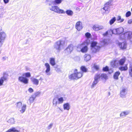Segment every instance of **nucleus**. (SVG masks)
<instances>
[{
  "mask_svg": "<svg viewBox=\"0 0 132 132\" xmlns=\"http://www.w3.org/2000/svg\"><path fill=\"white\" fill-rule=\"evenodd\" d=\"M85 36L86 39L85 41V43H86L87 44H91V49L93 53H95L98 51L100 50V47L97 45V43L94 41H90V39H91V35L90 33L88 32H87L85 34Z\"/></svg>",
  "mask_w": 132,
  "mask_h": 132,
  "instance_id": "nucleus-1",
  "label": "nucleus"
},
{
  "mask_svg": "<svg viewBox=\"0 0 132 132\" xmlns=\"http://www.w3.org/2000/svg\"><path fill=\"white\" fill-rule=\"evenodd\" d=\"M45 3L49 6H52L51 7H50L49 8L51 10L60 14L65 13V12L63 10L60 9L58 6H53L55 5L54 1L52 0H46Z\"/></svg>",
  "mask_w": 132,
  "mask_h": 132,
  "instance_id": "nucleus-2",
  "label": "nucleus"
},
{
  "mask_svg": "<svg viewBox=\"0 0 132 132\" xmlns=\"http://www.w3.org/2000/svg\"><path fill=\"white\" fill-rule=\"evenodd\" d=\"M64 41L60 40L56 42L53 45V48L55 50L54 52L56 54L59 53L61 49V48L63 46Z\"/></svg>",
  "mask_w": 132,
  "mask_h": 132,
  "instance_id": "nucleus-3",
  "label": "nucleus"
},
{
  "mask_svg": "<svg viewBox=\"0 0 132 132\" xmlns=\"http://www.w3.org/2000/svg\"><path fill=\"white\" fill-rule=\"evenodd\" d=\"M82 76L81 72H78L77 70L75 69L73 72V73L71 74L69 76V79L71 80L78 79Z\"/></svg>",
  "mask_w": 132,
  "mask_h": 132,
  "instance_id": "nucleus-4",
  "label": "nucleus"
},
{
  "mask_svg": "<svg viewBox=\"0 0 132 132\" xmlns=\"http://www.w3.org/2000/svg\"><path fill=\"white\" fill-rule=\"evenodd\" d=\"M121 37L122 39H125L126 38L130 40L131 42H132V32L130 31H128L121 35Z\"/></svg>",
  "mask_w": 132,
  "mask_h": 132,
  "instance_id": "nucleus-5",
  "label": "nucleus"
},
{
  "mask_svg": "<svg viewBox=\"0 0 132 132\" xmlns=\"http://www.w3.org/2000/svg\"><path fill=\"white\" fill-rule=\"evenodd\" d=\"M124 29L122 27L113 29H110L109 32H111L112 34H120L123 32Z\"/></svg>",
  "mask_w": 132,
  "mask_h": 132,
  "instance_id": "nucleus-6",
  "label": "nucleus"
},
{
  "mask_svg": "<svg viewBox=\"0 0 132 132\" xmlns=\"http://www.w3.org/2000/svg\"><path fill=\"white\" fill-rule=\"evenodd\" d=\"M0 47L3 45L5 38L6 34L4 32H0Z\"/></svg>",
  "mask_w": 132,
  "mask_h": 132,
  "instance_id": "nucleus-7",
  "label": "nucleus"
},
{
  "mask_svg": "<svg viewBox=\"0 0 132 132\" xmlns=\"http://www.w3.org/2000/svg\"><path fill=\"white\" fill-rule=\"evenodd\" d=\"M19 80L21 82L26 84H28V79L27 78L24 77L23 76H20L18 78Z\"/></svg>",
  "mask_w": 132,
  "mask_h": 132,
  "instance_id": "nucleus-8",
  "label": "nucleus"
},
{
  "mask_svg": "<svg viewBox=\"0 0 132 132\" xmlns=\"http://www.w3.org/2000/svg\"><path fill=\"white\" fill-rule=\"evenodd\" d=\"M73 50V46L72 45H70L68 46L67 47L65 50V53L67 54L70 53Z\"/></svg>",
  "mask_w": 132,
  "mask_h": 132,
  "instance_id": "nucleus-9",
  "label": "nucleus"
},
{
  "mask_svg": "<svg viewBox=\"0 0 132 132\" xmlns=\"http://www.w3.org/2000/svg\"><path fill=\"white\" fill-rule=\"evenodd\" d=\"M75 28L78 31H80L83 28L82 22L80 21H78L75 24Z\"/></svg>",
  "mask_w": 132,
  "mask_h": 132,
  "instance_id": "nucleus-10",
  "label": "nucleus"
},
{
  "mask_svg": "<svg viewBox=\"0 0 132 132\" xmlns=\"http://www.w3.org/2000/svg\"><path fill=\"white\" fill-rule=\"evenodd\" d=\"M99 79V76L95 75L94 77V80L91 86V88H93L96 85L98 81V79Z\"/></svg>",
  "mask_w": 132,
  "mask_h": 132,
  "instance_id": "nucleus-11",
  "label": "nucleus"
},
{
  "mask_svg": "<svg viewBox=\"0 0 132 132\" xmlns=\"http://www.w3.org/2000/svg\"><path fill=\"white\" fill-rule=\"evenodd\" d=\"M6 73L4 72L3 76L0 78V86L2 85L4 81H6L7 79V77L5 76Z\"/></svg>",
  "mask_w": 132,
  "mask_h": 132,
  "instance_id": "nucleus-12",
  "label": "nucleus"
},
{
  "mask_svg": "<svg viewBox=\"0 0 132 132\" xmlns=\"http://www.w3.org/2000/svg\"><path fill=\"white\" fill-rule=\"evenodd\" d=\"M45 66L46 68V69L45 71V73L47 75H50V74L49 72L50 70V67L49 64L48 63H46L45 64Z\"/></svg>",
  "mask_w": 132,
  "mask_h": 132,
  "instance_id": "nucleus-13",
  "label": "nucleus"
},
{
  "mask_svg": "<svg viewBox=\"0 0 132 132\" xmlns=\"http://www.w3.org/2000/svg\"><path fill=\"white\" fill-rule=\"evenodd\" d=\"M103 28L102 26H99L98 25H94L93 27V29L95 31H98Z\"/></svg>",
  "mask_w": 132,
  "mask_h": 132,
  "instance_id": "nucleus-14",
  "label": "nucleus"
},
{
  "mask_svg": "<svg viewBox=\"0 0 132 132\" xmlns=\"http://www.w3.org/2000/svg\"><path fill=\"white\" fill-rule=\"evenodd\" d=\"M119 46L121 49H125L126 48L127 44L125 43H119Z\"/></svg>",
  "mask_w": 132,
  "mask_h": 132,
  "instance_id": "nucleus-15",
  "label": "nucleus"
},
{
  "mask_svg": "<svg viewBox=\"0 0 132 132\" xmlns=\"http://www.w3.org/2000/svg\"><path fill=\"white\" fill-rule=\"evenodd\" d=\"M88 44H87L86 43L84 44V45L83 47L81 49V51L83 53H85L87 52L88 50V48L87 47V45Z\"/></svg>",
  "mask_w": 132,
  "mask_h": 132,
  "instance_id": "nucleus-16",
  "label": "nucleus"
},
{
  "mask_svg": "<svg viewBox=\"0 0 132 132\" xmlns=\"http://www.w3.org/2000/svg\"><path fill=\"white\" fill-rule=\"evenodd\" d=\"M111 64L113 67L116 68L118 64V62L117 60H114L111 62Z\"/></svg>",
  "mask_w": 132,
  "mask_h": 132,
  "instance_id": "nucleus-17",
  "label": "nucleus"
},
{
  "mask_svg": "<svg viewBox=\"0 0 132 132\" xmlns=\"http://www.w3.org/2000/svg\"><path fill=\"white\" fill-rule=\"evenodd\" d=\"M9 132H20V129H17V128L15 127H12L8 130Z\"/></svg>",
  "mask_w": 132,
  "mask_h": 132,
  "instance_id": "nucleus-18",
  "label": "nucleus"
},
{
  "mask_svg": "<svg viewBox=\"0 0 132 132\" xmlns=\"http://www.w3.org/2000/svg\"><path fill=\"white\" fill-rule=\"evenodd\" d=\"M126 59L125 57L120 59L119 61H118V64L119 63L120 65L121 66L123 65L126 61Z\"/></svg>",
  "mask_w": 132,
  "mask_h": 132,
  "instance_id": "nucleus-19",
  "label": "nucleus"
},
{
  "mask_svg": "<svg viewBox=\"0 0 132 132\" xmlns=\"http://www.w3.org/2000/svg\"><path fill=\"white\" fill-rule=\"evenodd\" d=\"M26 107V104H23V105L21 106L20 109L18 110L22 113H23L25 111Z\"/></svg>",
  "mask_w": 132,
  "mask_h": 132,
  "instance_id": "nucleus-20",
  "label": "nucleus"
},
{
  "mask_svg": "<svg viewBox=\"0 0 132 132\" xmlns=\"http://www.w3.org/2000/svg\"><path fill=\"white\" fill-rule=\"evenodd\" d=\"M105 6L103 8V9L104 10L106 13L108 14L110 12V6H109L106 5V4H105Z\"/></svg>",
  "mask_w": 132,
  "mask_h": 132,
  "instance_id": "nucleus-21",
  "label": "nucleus"
},
{
  "mask_svg": "<svg viewBox=\"0 0 132 132\" xmlns=\"http://www.w3.org/2000/svg\"><path fill=\"white\" fill-rule=\"evenodd\" d=\"M50 63L52 66H54L56 64L55 59L53 57L50 58Z\"/></svg>",
  "mask_w": 132,
  "mask_h": 132,
  "instance_id": "nucleus-22",
  "label": "nucleus"
},
{
  "mask_svg": "<svg viewBox=\"0 0 132 132\" xmlns=\"http://www.w3.org/2000/svg\"><path fill=\"white\" fill-rule=\"evenodd\" d=\"M63 107L64 110H68L70 109V105L69 103H67L63 105Z\"/></svg>",
  "mask_w": 132,
  "mask_h": 132,
  "instance_id": "nucleus-23",
  "label": "nucleus"
},
{
  "mask_svg": "<svg viewBox=\"0 0 132 132\" xmlns=\"http://www.w3.org/2000/svg\"><path fill=\"white\" fill-rule=\"evenodd\" d=\"M126 94V89H123L120 92V95L121 97H124Z\"/></svg>",
  "mask_w": 132,
  "mask_h": 132,
  "instance_id": "nucleus-24",
  "label": "nucleus"
},
{
  "mask_svg": "<svg viewBox=\"0 0 132 132\" xmlns=\"http://www.w3.org/2000/svg\"><path fill=\"white\" fill-rule=\"evenodd\" d=\"M120 74V72L119 71H117L116 72L114 73L113 77V78L116 80H118V76Z\"/></svg>",
  "mask_w": 132,
  "mask_h": 132,
  "instance_id": "nucleus-25",
  "label": "nucleus"
},
{
  "mask_svg": "<svg viewBox=\"0 0 132 132\" xmlns=\"http://www.w3.org/2000/svg\"><path fill=\"white\" fill-rule=\"evenodd\" d=\"M96 75L99 76V79L101 77L102 78H103L106 79L108 78V77L107 75L105 74L102 73L101 74H96Z\"/></svg>",
  "mask_w": 132,
  "mask_h": 132,
  "instance_id": "nucleus-26",
  "label": "nucleus"
},
{
  "mask_svg": "<svg viewBox=\"0 0 132 132\" xmlns=\"http://www.w3.org/2000/svg\"><path fill=\"white\" fill-rule=\"evenodd\" d=\"M31 79L34 84L36 85L38 84L39 80L38 79L34 78H31Z\"/></svg>",
  "mask_w": 132,
  "mask_h": 132,
  "instance_id": "nucleus-27",
  "label": "nucleus"
},
{
  "mask_svg": "<svg viewBox=\"0 0 132 132\" xmlns=\"http://www.w3.org/2000/svg\"><path fill=\"white\" fill-rule=\"evenodd\" d=\"M119 69L121 71H125L128 69V67L127 65L125 66H121L119 68Z\"/></svg>",
  "mask_w": 132,
  "mask_h": 132,
  "instance_id": "nucleus-28",
  "label": "nucleus"
},
{
  "mask_svg": "<svg viewBox=\"0 0 132 132\" xmlns=\"http://www.w3.org/2000/svg\"><path fill=\"white\" fill-rule=\"evenodd\" d=\"M84 60L86 61H89L91 59V56L89 54H86L84 56Z\"/></svg>",
  "mask_w": 132,
  "mask_h": 132,
  "instance_id": "nucleus-29",
  "label": "nucleus"
},
{
  "mask_svg": "<svg viewBox=\"0 0 132 132\" xmlns=\"http://www.w3.org/2000/svg\"><path fill=\"white\" fill-rule=\"evenodd\" d=\"M86 43H85V42L83 43L82 44H79L77 46V48L78 49V51H81V49L82 48L83 46Z\"/></svg>",
  "mask_w": 132,
  "mask_h": 132,
  "instance_id": "nucleus-30",
  "label": "nucleus"
},
{
  "mask_svg": "<svg viewBox=\"0 0 132 132\" xmlns=\"http://www.w3.org/2000/svg\"><path fill=\"white\" fill-rule=\"evenodd\" d=\"M64 12L68 15L69 16H72L73 14V11L71 10H68L66 11L65 12Z\"/></svg>",
  "mask_w": 132,
  "mask_h": 132,
  "instance_id": "nucleus-31",
  "label": "nucleus"
},
{
  "mask_svg": "<svg viewBox=\"0 0 132 132\" xmlns=\"http://www.w3.org/2000/svg\"><path fill=\"white\" fill-rule=\"evenodd\" d=\"M80 70L83 72H86L87 69L85 66H82L80 67Z\"/></svg>",
  "mask_w": 132,
  "mask_h": 132,
  "instance_id": "nucleus-32",
  "label": "nucleus"
},
{
  "mask_svg": "<svg viewBox=\"0 0 132 132\" xmlns=\"http://www.w3.org/2000/svg\"><path fill=\"white\" fill-rule=\"evenodd\" d=\"M7 121L8 123L11 124H13L14 123V119L13 118H11L9 119Z\"/></svg>",
  "mask_w": 132,
  "mask_h": 132,
  "instance_id": "nucleus-33",
  "label": "nucleus"
},
{
  "mask_svg": "<svg viewBox=\"0 0 132 132\" xmlns=\"http://www.w3.org/2000/svg\"><path fill=\"white\" fill-rule=\"evenodd\" d=\"M129 113V112L128 111H124L123 112L121 113L120 114V117H123L126 116Z\"/></svg>",
  "mask_w": 132,
  "mask_h": 132,
  "instance_id": "nucleus-34",
  "label": "nucleus"
},
{
  "mask_svg": "<svg viewBox=\"0 0 132 132\" xmlns=\"http://www.w3.org/2000/svg\"><path fill=\"white\" fill-rule=\"evenodd\" d=\"M57 101V98H55L53 99V105H54L55 106L57 104H58Z\"/></svg>",
  "mask_w": 132,
  "mask_h": 132,
  "instance_id": "nucleus-35",
  "label": "nucleus"
},
{
  "mask_svg": "<svg viewBox=\"0 0 132 132\" xmlns=\"http://www.w3.org/2000/svg\"><path fill=\"white\" fill-rule=\"evenodd\" d=\"M22 75L23 76H25V77L29 78L31 76V75L30 72H27L23 73Z\"/></svg>",
  "mask_w": 132,
  "mask_h": 132,
  "instance_id": "nucleus-36",
  "label": "nucleus"
},
{
  "mask_svg": "<svg viewBox=\"0 0 132 132\" xmlns=\"http://www.w3.org/2000/svg\"><path fill=\"white\" fill-rule=\"evenodd\" d=\"M116 19L115 17H114L112 18L110 21L109 23L110 25H112L116 21Z\"/></svg>",
  "mask_w": 132,
  "mask_h": 132,
  "instance_id": "nucleus-37",
  "label": "nucleus"
},
{
  "mask_svg": "<svg viewBox=\"0 0 132 132\" xmlns=\"http://www.w3.org/2000/svg\"><path fill=\"white\" fill-rule=\"evenodd\" d=\"M58 101V104H60L62 103L64 101V100L63 97H61L57 99Z\"/></svg>",
  "mask_w": 132,
  "mask_h": 132,
  "instance_id": "nucleus-38",
  "label": "nucleus"
},
{
  "mask_svg": "<svg viewBox=\"0 0 132 132\" xmlns=\"http://www.w3.org/2000/svg\"><path fill=\"white\" fill-rule=\"evenodd\" d=\"M129 71V75L131 77H132V65H130Z\"/></svg>",
  "mask_w": 132,
  "mask_h": 132,
  "instance_id": "nucleus-39",
  "label": "nucleus"
},
{
  "mask_svg": "<svg viewBox=\"0 0 132 132\" xmlns=\"http://www.w3.org/2000/svg\"><path fill=\"white\" fill-rule=\"evenodd\" d=\"M17 108L19 109H20L22 106V103L21 102H19L16 103Z\"/></svg>",
  "mask_w": 132,
  "mask_h": 132,
  "instance_id": "nucleus-40",
  "label": "nucleus"
},
{
  "mask_svg": "<svg viewBox=\"0 0 132 132\" xmlns=\"http://www.w3.org/2000/svg\"><path fill=\"white\" fill-rule=\"evenodd\" d=\"M62 0H55L54 1L55 5L56 4H59L61 3Z\"/></svg>",
  "mask_w": 132,
  "mask_h": 132,
  "instance_id": "nucleus-41",
  "label": "nucleus"
},
{
  "mask_svg": "<svg viewBox=\"0 0 132 132\" xmlns=\"http://www.w3.org/2000/svg\"><path fill=\"white\" fill-rule=\"evenodd\" d=\"M40 92H38L35 93L34 94H33V96L36 98V97L39 96L40 95Z\"/></svg>",
  "mask_w": 132,
  "mask_h": 132,
  "instance_id": "nucleus-42",
  "label": "nucleus"
},
{
  "mask_svg": "<svg viewBox=\"0 0 132 132\" xmlns=\"http://www.w3.org/2000/svg\"><path fill=\"white\" fill-rule=\"evenodd\" d=\"M35 98L32 95L29 98V101L30 103H32Z\"/></svg>",
  "mask_w": 132,
  "mask_h": 132,
  "instance_id": "nucleus-43",
  "label": "nucleus"
},
{
  "mask_svg": "<svg viewBox=\"0 0 132 132\" xmlns=\"http://www.w3.org/2000/svg\"><path fill=\"white\" fill-rule=\"evenodd\" d=\"M103 71H108L109 70V68L108 66H106L103 68Z\"/></svg>",
  "mask_w": 132,
  "mask_h": 132,
  "instance_id": "nucleus-44",
  "label": "nucleus"
},
{
  "mask_svg": "<svg viewBox=\"0 0 132 132\" xmlns=\"http://www.w3.org/2000/svg\"><path fill=\"white\" fill-rule=\"evenodd\" d=\"M110 30L108 31H107L105 33L103 34V35L104 36H106L108 35L109 34L110 35L112 34L111 32H109Z\"/></svg>",
  "mask_w": 132,
  "mask_h": 132,
  "instance_id": "nucleus-45",
  "label": "nucleus"
},
{
  "mask_svg": "<svg viewBox=\"0 0 132 132\" xmlns=\"http://www.w3.org/2000/svg\"><path fill=\"white\" fill-rule=\"evenodd\" d=\"M131 15V12L130 11L127 12L126 14V17L129 16Z\"/></svg>",
  "mask_w": 132,
  "mask_h": 132,
  "instance_id": "nucleus-46",
  "label": "nucleus"
},
{
  "mask_svg": "<svg viewBox=\"0 0 132 132\" xmlns=\"http://www.w3.org/2000/svg\"><path fill=\"white\" fill-rule=\"evenodd\" d=\"M102 44L104 45L107 43V40L105 39H104L102 40Z\"/></svg>",
  "mask_w": 132,
  "mask_h": 132,
  "instance_id": "nucleus-47",
  "label": "nucleus"
},
{
  "mask_svg": "<svg viewBox=\"0 0 132 132\" xmlns=\"http://www.w3.org/2000/svg\"><path fill=\"white\" fill-rule=\"evenodd\" d=\"M112 1V0H110L105 4L106 5L109 6V5H110Z\"/></svg>",
  "mask_w": 132,
  "mask_h": 132,
  "instance_id": "nucleus-48",
  "label": "nucleus"
},
{
  "mask_svg": "<svg viewBox=\"0 0 132 132\" xmlns=\"http://www.w3.org/2000/svg\"><path fill=\"white\" fill-rule=\"evenodd\" d=\"M94 68L96 70H98L99 69V66L96 65L94 64Z\"/></svg>",
  "mask_w": 132,
  "mask_h": 132,
  "instance_id": "nucleus-49",
  "label": "nucleus"
},
{
  "mask_svg": "<svg viewBox=\"0 0 132 132\" xmlns=\"http://www.w3.org/2000/svg\"><path fill=\"white\" fill-rule=\"evenodd\" d=\"M28 91L30 93H32L34 91L33 89L31 88H30L28 89Z\"/></svg>",
  "mask_w": 132,
  "mask_h": 132,
  "instance_id": "nucleus-50",
  "label": "nucleus"
},
{
  "mask_svg": "<svg viewBox=\"0 0 132 132\" xmlns=\"http://www.w3.org/2000/svg\"><path fill=\"white\" fill-rule=\"evenodd\" d=\"M53 125V124L52 123H51L50 124V125L48 126V129H50L52 127Z\"/></svg>",
  "mask_w": 132,
  "mask_h": 132,
  "instance_id": "nucleus-51",
  "label": "nucleus"
},
{
  "mask_svg": "<svg viewBox=\"0 0 132 132\" xmlns=\"http://www.w3.org/2000/svg\"><path fill=\"white\" fill-rule=\"evenodd\" d=\"M128 23L129 24H131L132 23V19H129L128 20Z\"/></svg>",
  "mask_w": 132,
  "mask_h": 132,
  "instance_id": "nucleus-52",
  "label": "nucleus"
},
{
  "mask_svg": "<svg viewBox=\"0 0 132 132\" xmlns=\"http://www.w3.org/2000/svg\"><path fill=\"white\" fill-rule=\"evenodd\" d=\"M121 19V16H118L117 18V21H119Z\"/></svg>",
  "mask_w": 132,
  "mask_h": 132,
  "instance_id": "nucleus-53",
  "label": "nucleus"
},
{
  "mask_svg": "<svg viewBox=\"0 0 132 132\" xmlns=\"http://www.w3.org/2000/svg\"><path fill=\"white\" fill-rule=\"evenodd\" d=\"M3 1L6 4L8 3L9 0H3Z\"/></svg>",
  "mask_w": 132,
  "mask_h": 132,
  "instance_id": "nucleus-54",
  "label": "nucleus"
},
{
  "mask_svg": "<svg viewBox=\"0 0 132 132\" xmlns=\"http://www.w3.org/2000/svg\"><path fill=\"white\" fill-rule=\"evenodd\" d=\"M124 20V19H120V22H123Z\"/></svg>",
  "mask_w": 132,
  "mask_h": 132,
  "instance_id": "nucleus-55",
  "label": "nucleus"
},
{
  "mask_svg": "<svg viewBox=\"0 0 132 132\" xmlns=\"http://www.w3.org/2000/svg\"><path fill=\"white\" fill-rule=\"evenodd\" d=\"M6 58H7V57H2V59L4 60H6Z\"/></svg>",
  "mask_w": 132,
  "mask_h": 132,
  "instance_id": "nucleus-56",
  "label": "nucleus"
},
{
  "mask_svg": "<svg viewBox=\"0 0 132 132\" xmlns=\"http://www.w3.org/2000/svg\"><path fill=\"white\" fill-rule=\"evenodd\" d=\"M43 80L42 78V77H40V79H39V80Z\"/></svg>",
  "mask_w": 132,
  "mask_h": 132,
  "instance_id": "nucleus-57",
  "label": "nucleus"
},
{
  "mask_svg": "<svg viewBox=\"0 0 132 132\" xmlns=\"http://www.w3.org/2000/svg\"><path fill=\"white\" fill-rule=\"evenodd\" d=\"M110 92H109V95H110Z\"/></svg>",
  "mask_w": 132,
  "mask_h": 132,
  "instance_id": "nucleus-58",
  "label": "nucleus"
},
{
  "mask_svg": "<svg viewBox=\"0 0 132 132\" xmlns=\"http://www.w3.org/2000/svg\"><path fill=\"white\" fill-rule=\"evenodd\" d=\"M131 11L132 12V8L131 9Z\"/></svg>",
  "mask_w": 132,
  "mask_h": 132,
  "instance_id": "nucleus-59",
  "label": "nucleus"
}]
</instances>
